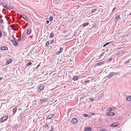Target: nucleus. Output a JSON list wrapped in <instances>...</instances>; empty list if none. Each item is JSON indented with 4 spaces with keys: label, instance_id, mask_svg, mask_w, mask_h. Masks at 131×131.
Listing matches in <instances>:
<instances>
[{
    "label": "nucleus",
    "instance_id": "obj_1",
    "mask_svg": "<svg viewBox=\"0 0 131 131\" xmlns=\"http://www.w3.org/2000/svg\"><path fill=\"white\" fill-rule=\"evenodd\" d=\"M8 115H6L4 116L3 117L1 118L2 121L1 122L0 121V122H3L5 121L8 118Z\"/></svg>",
    "mask_w": 131,
    "mask_h": 131
},
{
    "label": "nucleus",
    "instance_id": "obj_2",
    "mask_svg": "<svg viewBox=\"0 0 131 131\" xmlns=\"http://www.w3.org/2000/svg\"><path fill=\"white\" fill-rule=\"evenodd\" d=\"M78 120L76 118H73L71 121V122L73 124H75L78 122Z\"/></svg>",
    "mask_w": 131,
    "mask_h": 131
},
{
    "label": "nucleus",
    "instance_id": "obj_3",
    "mask_svg": "<svg viewBox=\"0 0 131 131\" xmlns=\"http://www.w3.org/2000/svg\"><path fill=\"white\" fill-rule=\"evenodd\" d=\"M119 125V124L118 123H115L112 124V125H110L111 127H116L118 126Z\"/></svg>",
    "mask_w": 131,
    "mask_h": 131
},
{
    "label": "nucleus",
    "instance_id": "obj_4",
    "mask_svg": "<svg viewBox=\"0 0 131 131\" xmlns=\"http://www.w3.org/2000/svg\"><path fill=\"white\" fill-rule=\"evenodd\" d=\"M44 86L43 85L39 86L38 88L39 89L38 90V91L39 92L42 90L44 89Z\"/></svg>",
    "mask_w": 131,
    "mask_h": 131
},
{
    "label": "nucleus",
    "instance_id": "obj_5",
    "mask_svg": "<svg viewBox=\"0 0 131 131\" xmlns=\"http://www.w3.org/2000/svg\"><path fill=\"white\" fill-rule=\"evenodd\" d=\"M92 128L90 127H86L84 128L85 131H91Z\"/></svg>",
    "mask_w": 131,
    "mask_h": 131
},
{
    "label": "nucleus",
    "instance_id": "obj_6",
    "mask_svg": "<svg viewBox=\"0 0 131 131\" xmlns=\"http://www.w3.org/2000/svg\"><path fill=\"white\" fill-rule=\"evenodd\" d=\"M114 73L113 72L110 73L108 75V77L109 78H111L114 75Z\"/></svg>",
    "mask_w": 131,
    "mask_h": 131
},
{
    "label": "nucleus",
    "instance_id": "obj_7",
    "mask_svg": "<svg viewBox=\"0 0 131 131\" xmlns=\"http://www.w3.org/2000/svg\"><path fill=\"white\" fill-rule=\"evenodd\" d=\"M12 61V59L10 58L6 62V64L7 65L10 63Z\"/></svg>",
    "mask_w": 131,
    "mask_h": 131
},
{
    "label": "nucleus",
    "instance_id": "obj_8",
    "mask_svg": "<svg viewBox=\"0 0 131 131\" xmlns=\"http://www.w3.org/2000/svg\"><path fill=\"white\" fill-rule=\"evenodd\" d=\"M115 115V113H114L113 112H111L109 113H108L106 114V116H113Z\"/></svg>",
    "mask_w": 131,
    "mask_h": 131
},
{
    "label": "nucleus",
    "instance_id": "obj_9",
    "mask_svg": "<svg viewBox=\"0 0 131 131\" xmlns=\"http://www.w3.org/2000/svg\"><path fill=\"white\" fill-rule=\"evenodd\" d=\"M21 17L23 18V19L27 21V18L26 16L24 15H22L21 16Z\"/></svg>",
    "mask_w": 131,
    "mask_h": 131
},
{
    "label": "nucleus",
    "instance_id": "obj_10",
    "mask_svg": "<svg viewBox=\"0 0 131 131\" xmlns=\"http://www.w3.org/2000/svg\"><path fill=\"white\" fill-rule=\"evenodd\" d=\"M1 50H7L8 48L6 47L2 46L1 47Z\"/></svg>",
    "mask_w": 131,
    "mask_h": 131
},
{
    "label": "nucleus",
    "instance_id": "obj_11",
    "mask_svg": "<svg viewBox=\"0 0 131 131\" xmlns=\"http://www.w3.org/2000/svg\"><path fill=\"white\" fill-rule=\"evenodd\" d=\"M126 99L128 101H131V96H127Z\"/></svg>",
    "mask_w": 131,
    "mask_h": 131
},
{
    "label": "nucleus",
    "instance_id": "obj_12",
    "mask_svg": "<svg viewBox=\"0 0 131 131\" xmlns=\"http://www.w3.org/2000/svg\"><path fill=\"white\" fill-rule=\"evenodd\" d=\"M53 114H50L47 117V119H50L51 118L53 117Z\"/></svg>",
    "mask_w": 131,
    "mask_h": 131
},
{
    "label": "nucleus",
    "instance_id": "obj_13",
    "mask_svg": "<svg viewBox=\"0 0 131 131\" xmlns=\"http://www.w3.org/2000/svg\"><path fill=\"white\" fill-rule=\"evenodd\" d=\"M2 6L4 7V8L7 9V5L6 4L4 3L3 2L2 3Z\"/></svg>",
    "mask_w": 131,
    "mask_h": 131
},
{
    "label": "nucleus",
    "instance_id": "obj_14",
    "mask_svg": "<svg viewBox=\"0 0 131 131\" xmlns=\"http://www.w3.org/2000/svg\"><path fill=\"white\" fill-rule=\"evenodd\" d=\"M104 64V63L100 62L98 63H96L95 64V66H100L102 64Z\"/></svg>",
    "mask_w": 131,
    "mask_h": 131
},
{
    "label": "nucleus",
    "instance_id": "obj_15",
    "mask_svg": "<svg viewBox=\"0 0 131 131\" xmlns=\"http://www.w3.org/2000/svg\"><path fill=\"white\" fill-rule=\"evenodd\" d=\"M79 79L78 77L77 76H75L73 78V80L74 81H76L78 80Z\"/></svg>",
    "mask_w": 131,
    "mask_h": 131
},
{
    "label": "nucleus",
    "instance_id": "obj_16",
    "mask_svg": "<svg viewBox=\"0 0 131 131\" xmlns=\"http://www.w3.org/2000/svg\"><path fill=\"white\" fill-rule=\"evenodd\" d=\"M97 10V9L96 8H95L92 9L91 11V14H93L95 11H96V10Z\"/></svg>",
    "mask_w": 131,
    "mask_h": 131
},
{
    "label": "nucleus",
    "instance_id": "obj_17",
    "mask_svg": "<svg viewBox=\"0 0 131 131\" xmlns=\"http://www.w3.org/2000/svg\"><path fill=\"white\" fill-rule=\"evenodd\" d=\"M63 48L62 47H61L60 49V51L59 52H58V53H57V54H59L61 52H62L63 51Z\"/></svg>",
    "mask_w": 131,
    "mask_h": 131
},
{
    "label": "nucleus",
    "instance_id": "obj_18",
    "mask_svg": "<svg viewBox=\"0 0 131 131\" xmlns=\"http://www.w3.org/2000/svg\"><path fill=\"white\" fill-rule=\"evenodd\" d=\"M31 32V29H28L27 30V34L28 35H29L30 34Z\"/></svg>",
    "mask_w": 131,
    "mask_h": 131
},
{
    "label": "nucleus",
    "instance_id": "obj_19",
    "mask_svg": "<svg viewBox=\"0 0 131 131\" xmlns=\"http://www.w3.org/2000/svg\"><path fill=\"white\" fill-rule=\"evenodd\" d=\"M13 114H14L17 111V108L14 107L13 109Z\"/></svg>",
    "mask_w": 131,
    "mask_h": 131
},
{
    "label": "nucleus",
    "instance_id": "obj_20",
    "mask_svg": "<svg viewBox=\"0 0 131 131\" xmlns=\"http://www.w3.org/2000/svg\"><path fill=\"white\" fill-rule=\"evenodd\" d=\"M13 43L15 46H16L17 45V43L16 42V41L15 40H14V41H13Z\"/></svg>",
    "mask_w": 131,
    "mask_h": 131
},
{
    "label": "nucleus",
    "instance_id": "obj_21",
    "mask_svg": "<svg viewBox=\"0 0 131 131\" xmlns=\"http://www.w3.org/2000/svg\"><path fill=\"white\" fill-rule=\"evenodd\" d=\"M116 20H118V19H120V17L119 15H118L117 16V17L116 18Z\"/></svg>",
    "mask_w": 131,
    "mask_h": 131
},
{
    "label": "nucleus",
    "instance_id": "obj_22",
    "mask_svg": "<svg viewBox=\"0 0 131 131\" xmlns=\"http://www.w3.org/2000/svg\"><path fill=\"white\" fill-rule=\"evenodd\" d=\"M89 24V23H85L84 24V25L83 26V27H85L87 25H88Z\"/></svg>",
    "mask_w": 131,
    "mask_h": 131
},
{
    "label": "nucleus",
    "instance_id": "obj_23",
    "mask_svg": "<svg viewBox=\"0 0 131 131\" xmlns=\"http://www.w3.org/2000/svg\"><path fill=\"white\" fill-rule=\"evenodd\" d=\"M45 100L44 99H41L40 100V102H43L45 101Z\"/></svg>",
    "mask_w": 131,
    "mask_h": 131
},
{
    "label": "nucleus",
    "instance_id": "obj_24",
    "mask_svg": "<svg viewBox=\"0 0 131 131\" xmlns=\"http://www.w3.org/2000/svg\"><path fill=\"white\" fill-rule=\"evenodd\" d=\"M54 35L53 33H51L50 36V37L51 38H52L54 36Z\"/></svg>",
    "mask_w": 131,
    "mask_h": 131
},
{
    "label": "nucleus",
    "instance_id": "obj_25",
    "mask_svg": "<svg viewBox=\"0 0 131 131\" xmlns=\"http://www.w3.org/2000/svg\"><path fill=\"white\" fill-rule=\"evenodd\" d=\"M4 23V21L3 19H2L1 18H0V23Z\"/></svg>",
    "mask_w": 131,
    "mask_h": 131
},
{
    "label": "nucleus",
    "instance_id": "obj_26",
    "mask_svg": "<svg viewBox=\"0 0 131 131\" xmlns=\"http://www.w3.org/2000/svg\"><path fill=\"white\" fill-rule=\"evenodd\" d=\"M49 41H47L46 43V46H48L49 45Z\"/></svg>",
    "mask_w": 131,
    "mask_h": 131
},
{
    "label": "nucleus",
    "instance_id": "obj_27",
    "mask_svg": "<svg viewBox=\"0 0 131 131\" xmlns=\"http://www.w3.org/2000/svg\"><path fill=\"white\" fill-rule=\"evenodd\" d=\"M83 115L84 117H88L89 116V115H88L86 114H84Z\"/></svg>",
    "mask_w": 131,
    "mask_h": 131
},
{
    "label": "nucleus",
    "instance_id": "obj_28",
    "mask_svg": "<svg viewBox=\"0 0 131 131\" xmlns=\"http://www.w3.org/2000/svg\"><path fill=\"white\" fill-rule=\"evenodd\" d=\"M104 54V53H102L101 54L100 56L99 57V58H101L102 56H103Z\"/></svg>",
    "mask_w": 131,
    "mask_h": 131
},
{
    "label": "nucleus",
    "instance_id": "obj_29",
    "mask_svg": "<svg viewBox=\"0 0 131 131\" xmlns=\"http://www.w3.org/2000/svg\"><path fill=\"white\" fill-rule=\"evenodd\" d=\"M108 110L110 112L112 111L113 110V109L111 107H109L108 108Z\"/></svg>",
    "mask_w": 131,
    "mask_h": 131
},
{
    "label": "nucleus",
    "instance_id": "obj_30",
    "mask_svg": "<svg viewBox=\"0 0 131 131\" xmlns=\"http://www.w3.org/2000/svg\"><path fill=\"white\" fill-rule=\"evenodd\" d=\"M53 17L52 16H50L49 18L50 20L51 21H52L53 19Z\"/></svg>",
    "mask_w": 131,
    "mask_h": 131
},
{
    "label": "nucleus",
    "instance_id": "obj_31",
    "mask_svg": "<svg viewBox=\"0 0 131 131\" xmlns=\"http://www.w3.org/2000/svg\"><path fill=\"white\" fill-rule=\"evenodd\" d=\"M31 64H32V63H31V62H28V63H27V66H30V65H31Z\"/></svg>",
    "mask_w": 131,
    "mask_h": 131
},
{
    "label": "nucleus",
    "instance_id": "obj_32",
    "mask_svg": "<svg viewBox=\"0 0 131 131\" xmlns=\"http://www.w3.org/2000/svg\"><path fill=\"white\" fill-rule=\"evenodd\" d=\"M48 125L47 124L45 125L44 126L45 128H46L47 127H48Z\"/></svg>",
    "mask_w": 131,
    "mask_h": 131
},
{
    "label": "nucleus",
    "instance_id": "obj_33",
    "mask_svg": "<svg viewBox=\"0 0 131 131\" xmlns=\"http://www.w3.org/2000/svg\"><path fill=\"white\" fill-rule=\"evenodd\" d=\"M2 36V32L1 30H0V38H1Z\"/></svg>",
    "mask_w": 131,
    "mask_h": 131
},
{
    "label": "nucleus",
    "instance_id": "obj_34",
    "mask_svg": "<svg viewBox=\"0 0 131 131\" xmlns=\"http://www.w3.org/2000/svg\"><path fill=\"white\" fill-rule=\"evenodd\" d=\"M112 58H110L108 60V62H109L110 61H111V60H112Z\"/></svg>",
    "mask_w": 131,
    "mask_h": 131
},
{
    "label": "nucleus",
    "instance_id": "obj_35",
    "mask_svg": "<svg viewBox=\"0 0 131 131\" xmlns=\"http://www.w3.org/2000/svg\"><path fill=\"white\" fill-rule=\"evenodd\" d=\"M94 100L92 98H91V99H90V101H94Z\"/></svg>",
    "mask_w": 131,
    "mask_h": 131
},
{
    "label": "nucleus",
    "instance_id": "obj_36",
    "mask_svg": "<svg viewBox=\"0 0 131 131\" xmlns=\"http://www.w3.org/2000/svg\"><path fill=\"white\" fill-rule=\"evenodd\" d=\"M120 54V53L119 52H118L116 54V55H117L118 56V55H119Z\"/></svg>",
    "mask_w": 131,
    "mask_h": 131
},
{
    "label": "nucleus",
    "instance_id": "obj_37",
    "mask_svg": "<svg viewBox=\"0 0 131 131\" xmlns=\"http://www.w3.org/2000/svg\"><path fill=\"white\" fill-rule=\"evenodd\" d=\"M71 109H69L68 110V112H69L71 111Z\"/></svg>",
    "mask_w": 131,
    "mask_h": 131
},
{
    "label": "nucleus",
    "instance_id": "obj_38",
    "mask_svg": "<svg viewBox=\"0 0 131 131\" xmlns=\"http://www.w3.org/2000/svg\"><path fill=\"white\" fill-rule=\"evenodd\" d=\"M90 81L89 80H87V81H85V83H87L89 82Z\"/></svg>",
    "mask_w": 131,
    "mask_h": 131
},
{
    "label": "nucleus",
    "instance_id": "obj_39",
    "mask_svg": "<svg viewBox=\"0 0 131 131\" xmlns=\"http://www.w3.org/2000/svg\"><path fill=\"white\" fill-rule=\"evenodd\" d=\"M49 20H47L46 21V23L47 24L49 23Z\"/></svg>",
    "mask_w": 131,
    "mask_h": 131
},
{
    "label": "nucleus",
    "instance_id": "obj_40",
    "mask_svg": "<svg viewBox=\"0 0 131 131\" xmlns=\"http://www.w3.org/2000/svg\"><path fill=\"white\" fill-rule=\"evenodd\" d=\"M3 77L0 78V80H3Z\"/></svg>",
    "mask_w": 131,
    "mask_h": 131
},
{
    "label": "nucleus",
    "instance_id": "obj_41",
    "mask_svg": "<svg viewBox=\"0 0 131 131\" xmlns=\"http://www.w3.org/2000/svg\"><path fill=\"white\" fill-rule=\"evenodd\" d=\"M40 65V64H39L38 66H37L36 68H37L38 67H39Z\"/></svg>",
    "mask_w": 131,
    "mask_h": 131
},
{
    "label": "nucleus",
    "instance_id": "obj_42",
    "mask_svg": "<svg viewBox=\"0 0 131 131\" xmlns=\"http://www.w3.org/2000/svg\"><path fill=\"white\" fill-rule=\"evenodd\" d=\"M106 44L105 43V44L104 45H103V47H105L106 45Z\"/></svg>",
    "mask_w": 131,
    "mask_h": 131
},
{
    "label": "nucleus",
    "instance_id": "obj_43",
    "mask_svg": "<svg viewBox=\"0 0 131 131\" xmlns=\"http://www.w3.org/2000/svg\"><path fill=\"white\" fill-rule=\"evenodd\" d=\"M112 108L113 109V110H114L116 108V107H113Z\"/></svg>",
    "mask_w": 131,
    "mask_h": 131
},
{
    "label": "nucleus",
    "instance_id": "obj_44",
    "mask_svg": "<svg viewBox=\"0 0 131 131\" xmlns=\"http://www.w3.org/2000/svg\"><path fill=\"white\" fill-rule=\"evenodd\" d=\"M129 60H128V61H126L125 63H127V62H129Z\"/></svg>",
    "mask_w": 131,
    "mask_h": 131
},
{
    "label": "nucleus",
    "instance_id": "obj_45",
    "mask_svg": "<svg viewBox=\"0 0 131 131\" xmlns=\"http://www.w3.org/2000/svg\"><path fill=\"white\" fill-rule=\"evenodd\" d=\"M49 131H53V128H51V130H49Z\"/></svg>",
    "mask_w": 131,
    "mask_h": 131
},
{
    "label": "nucleus",
    "instance_id": "obj_46",
    "mask_svg": "<svg viewBox=\"0 0 131 131\" xmlns=\"http://www.w3.org/2000/svg\"><path fill=\"white\" fill-rule=\"evenodd\" d=\"M115 8H115H115H113V11H114V10L115 9Z\"/></svg>",
    "mask_w": 131,
    "mask_h": 131
},
{
    "label": "nucleus",
    "instance_id": "obj_47",
    "mask_svg": "<svg viewBox=\"0 0 131 131\" xmlns=\"http://www.w3.org/2000/svg\"><path fill=\"white\" fill-rule=\"evenodd\" d=\"M92 114L93 115H95V114L94 113H92Z\"/></svg>",
    "mask_w": 131,
    "mask_h": 131
},
{
    "label": "nucleus",
    "instance_id": "obj_48",
    "mask_svg": "<svg viewBox=\"0 0 131 131\" xmlns=\"http://www.w3.org/2000/svg\"><path fill=\"white\" fill-rule=\"evenodd\" d=\"M110 43V42H108V43H106V45H107L109 43Z\"/></svg>",
    "mask_w": 131,
    "mask_h": 131
},
{
    "label": "nucleus",
    "instance_id": "obj_49",
    "mask_svg": "<svg viewBox=\"0 0 131 131\" xmlns=\"http://www.w3.org/2000/svg\"><path fill=\"white\" fill-rule=\"evenodd\" d=\"M100 131H105V130H100Z\"/></svg>",
    "mask_w": 131,
    "mask_h": 131
},
{
    "label": "nucleus",
    "instance_id": "obj_50",
    "mask_svg": "<svg viewBox=\"0 0 131 131\" xmlns=\"http://www.w3.org/2000/svg\"><path fill=\"white\" fill-rule=\"evenodd\" d=\"M129 15H131V12H130V14H129Z\"/></svg>",
    "mask_w": 131,
    "mask_h": 131
},
{
    "label": "nucleus",
    "instance_id": "obj_51",
    "mask_svg": "<svg viewBox=\"0 0 131 131\" xmlns=\"http://www.w3.org/2000/svg\"><path fill=\"white\" fill-rule=\"evenodd\" d=\"M52 41H52H52H51V43H52Z\"/></svg>",
    "mask_w": 131,
    "mask_h": 131
},
{
    "label": "nucleus",
    "instance_id": "obj_52",
    "mask_svg": "<svg viewBox=\"0 0 131 131\" xmlns=\"http://www.w3.org/2000/svg\"><path fill=\"white\" fill-rule=\"evenodd\" d=\"M33 131H34V130H33Z\"/></svg>",
    "mask_w": 131,
    "mask_h": 131
}]
</instances>
